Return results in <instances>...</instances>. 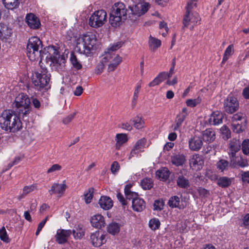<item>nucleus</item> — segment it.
Segmentation results:
<instances>
[{
	"mask_svg": "<svg viewBox=\"0 0 249 249\" xmlns=\"http://www.w3.org/2000/svg\"><path fill=\"white\" fill-rule=\"evenodd\" d=\"M0 126L6 131L16 132L22 128V123L14 111L7 109L0 116Z\"/></svg>",
	"mask_w": 249,
	"mask_h": 249,
	"instance_id": "f257e3e1",
	"label": "nucleus"
},
{
	"mask_svg": "<svg viewBox=\"0 0 249 249\" xmlns=\"http://www.w3.org/2000/svg\"><path fill=\"white\" fill-rule=\"evenodd\" d=\"M128 10L125 5L121 2L114 3L110 9L109 22L112 27L120 26L127 18Z\"/></svg>",
	"mask_w": 249,
	"mask_h": 249,
	"instance_id": "f03ea898",
	"label": "nucleus"
},
{
	"mask_svg": "<svg viewBox=\"0 0 249 249\" xmlns=\"http://www.w3.org/2000/svg\"><path fill=\"white\" fill-rule=\"evenodd\" d=\"M96 41V36L91 33H87L80 36L77 39V51L87 56H90Z\"/></svg>",
	"mask_w": 249,
	"mask_h": 249,
	"instance_id": "7ed1b4c3",
	"label": "nucleus"
},
{
	"mask_svg": "<svg viewBox=\"0 0 249 249\" xmlns=\"http://www.w3.org/2000/svg\"><path fill=\"white\" fill-rule=\"evenodd\" d=\"M39 64L40 70L33 73L32 81L38 89L41 90L48 86L51 74L49 73L46 66L44 65L42 57H41Z\"/></svg>",
	"mask_w": 249,
	"mask_h": 249,
	"instance_id": "20e7f679",
	"label": "nucleus"
},
{
	"mask_svg": "<svg viewBox=\"0 0 249 249\" xmlns=\"http://www.w3.org/2000/svg\"><path fill=\"white\" fill-rule=\"evenodd\" d=\"M12 106L19 116L23 118L27 116L31 111L30 99L27 95L23 93L19 94L16 97Z\"/></svg>",
	"mask_w": 249,
	"mask_h": 249,
	"instance_id": "39448f33",
	"label": "nucleus"
},
{
	"mask_svg": "<svg viewBox=\"0 0 249 249\" xmlns=\"http://www.w3.org/2000/svg\"><path fill=\"white\" fill-rule=\"evenodd\" d=\"M190 4H187L185 7L186 11L182 19V30L186 28L193 30L195 26L200 24V18L199 15L193 11L195 7Z\"/></svg>",
	"mask_w": 249,
	"mask_h": 249,
	"instance_id": "423d86ee",
	"label": "nucleus"
},
{
	"mask_svg": "<svg viewBox=\"0 0 249 249\" xmlns=\"http://www.w3.org/2000/svg\"><path fill=\"white\" fill-rule=\"evenodd\" d=\"M42 44L41 41L36 36L31 37L27 45V55L31 61L38 60L41 56L39 47Z\"/></svg>",
	"mask_w": 249,
	"mask_h": 249,
	"instance_id": "0eeeda50",
	"label": "nucleus"
},
{
	"mask_svg": "<svg viewBox=\"0 0 249 249\" xmlns=\"http://www.w3.org/2000/svg\"><path fill=\"white\" fill-rule=\"evenodd\" d=\"M107 20V14L104 10L95 11L89 18V25L94 28L102 27Z\"/></svg>",
	"mask_w": 249,
	"mask_h": 249,
	"instance_id": "6e6552de",
	"label": "nucleus"
},
{
	"mask_svg": "<svg viewBox=\"0 0 249 249\" xmlns=\"http://www.w3.org/2000/svg\"><path fill=\"white\" fill-rule=\"evenodd\" d=\"M51 49L53 53H49L46 57L45 61L50 66L54 67L55 68H61L65 63V59L64 56L60 55L58 51L52 47Z\"/></svg>",
	"mask_w": 249,
	"mask_h": 249,
	"instance_id": "1a4fd4ad",
	"label": "nucleus"
},
{
	"mask_svg": "<svg viewBox=\"0 0 249 249\" xmlns=\"http://www.w3.org/2000/svg\"><path fill=\"white\" fill-rule=\"evenodd\" d=\"M224 107L225 111L228 113H233L239 108V103L236 98L230 96L227 97L224 101Z\"/></svg>",
	"mask_w": 249,
	"mask_h": 249,
	"instance_id": "9d476101",
	"label": "nucleus"
},
{
	"mask_svg": "<svg viewBox=\"0 0 249 249\" xmlns=\"http://www.w3.org/2000/svg\"><path fill=\"white\" fill-rule=\"evenodd\" d=\"M240 142L237 140L233 139L229 144V151L228 152L230 160H231V165L233 167L236 166L235 154L240 149Z\"/></svg>",
	"mask_w": 249,
	"mask_h": 249,
	"instance_id": "9b49d317",
	"label": "nucleus"
},
{
	"mask_svg": "<svg viewBox=\"0 0 249 249\" xmlns=\"http://www.w3.org/2000/svg\"><path fill=\"white\" fill-rule=\"evenodd\" d=\"M188 115L187 108L183 107L181 112L177 115L175 123L171 126L172 129L175 131H180L179 128Z\"/></svg>",
	"mask_w": 249,
	"mask_h": 249,
	"instance_id": "f8f14e48",
	"label": "nucleus"
},
{
	"mask_svg": "<svg viewBox=\"0 0 249 249\" xmlns=\"http://www.w3.org/2000/svg\"><path fill=\"white\" fill-rule=\"evenodd\" d=\"M105 237V235H101L100 231H96L90 235L91 242L94 247H99L106 242Z\"/></svg>",
	"mask_w": 249,
	"mask_h": 249,
	"instance_id": "ddd939ff",
	"label": "nucleus"
},
{
	"mask_svg": "<svg viewBox=\"0 0 249 249\" xmlns=\"http://www.w3.org/2000/svg\"><path fill=\"white\" fill-rule=\"evenodd\" d=\"M71 234V230H58L55 235L56 241L59 244L65 243Z\"/></svg>",
	"mask_w": 249,
	"mask_h": 249,
	"instance_id": "4468645a",
	"label": "nucleus"
},
{
	"mask_svg": "<svg viewBox=\"0 0 249 249\" xmlns=\"http://www.w3.org/2000/svg\"><path fill=\"white\" fill-rule=\"evenodd\" d=\"M202 145V138L196 135L189 140V146L191 150L197 151L201 149Z\"/></svg>",
	"mask_w": 249,
	"mask_h": 249,
	"instance_id": "2eb2a0df",
	"label": "nucleus"
},
{
	"mask_svg": "<svg viewBox=\"0 0 249 249\" xmlns=\"http://www.w3.org/2000/svg\"><path fill=\"white\" fill-rule=\"evenodd\" d=\"M67 186L65 184L54 183L49 190V193L51 195L55 194L57 197H60L66 190Z\"/></svg>",
	"mask_w": 249,
	"mask_h": 249,
	"instance_id": "dca6fc26",
	"label": "nucleus"
},
{
	"mask_svg": "<svg viewBox=\"0 0 249 249\" xmlns=\"http://www.w3.org/2000/svg\"><path fill=\"white\" fill-rule=\"evenodd\" d=\"M26 22L28 26L33 29H36L40 25L39 19L33 14L30 13L26 17Z\"/></svg>",
	"mask_w": 249,
	"mask_h": 249,
	"instance_id": "f3484780",
	"label": "nucleus"
},
{
	"mask_svg": "<svg viewBox=\"0 0 249 249\" xmlns=\"http://www.w3.org/2000/svg\"><path fill=\"white\" fill-rule=\"evenodd\" d=\"M90 223L93 227L97 229H101L105 225L104 217L100 214H95L92 216Z\"/></svg>",
	"mask_w": 249,
	"mask_h": 249,
	"instance_id": "a211bd4d",
	"label": "nucleus"
},
{
	"mask_svg": "<svg viewBox=\"0 0 249 249\" xmlns=\"http://www.w3.org/2000/svg\"><path fill=\"white\" fill-rule=\"evenodd\" d=\"M224 114L219 111H214L210 116L209 123L211 125H217L222 123Z\"/></svg>",
	"mask_w": 249,
	"mask_h": 249,
	"instance_id": "6ab92c4d",
	"label": "nucleus"
},
{
	"mask_svg": "<svg viewBox=\"0 0 249 249\" xmlns=\"http://www.w3.org/2000/svg\"><path fill=\"white\" fill-rule=\"evenodd\" d=\"M132 207L133 210L137 212H142L145 208L144 200L140 197L135 198L132 200Z\"/></svg>",
	"mask_w": 249,
	"mask_h": 249,
	"instance_id": "aec40b11",
	"label": "nucleus"
},
{
	"mask_svg": "<svg viewBox=\"0 0 249 249\" xmlns=\"http://www.w3.org/2000/svg\"><path fill=\"white\" fill-rule=\"evenodd\" d=\"M180 198L177 196H171L168 202V205L172 208H178L180 210L184 209L186 205L183 203H180Z\"/></svg>",
	"mask_w": 249,
	"mask_h": 249,
	"instance_id": "412c9836",
	"label": "nucleus"
},
{
	"mask_svg": "<svg viewBox=\"0 0 249 249\" xmlns=\"http://www.w3.org/2000/svg\"><path fill=\"white\" fill-rule=\"evenodd\" d=\"M215 139L214 131L212 128H208L202 132V139L208 142H213Z\"/></svg>",
	"mask_w": 249,
	"mask_h": 249,
	"instance_id": "4be33fe9",
	"label": "nucleus"
},
{
	"mask_svg": "<svg viewBox=\"0 0 249 249\" xmlns=\"http://www.w3.org/2000/svg\"><path fill=\"white\" fill-rule=\"evenodd\" d=\"M99 204L102 209L107 210L111 209L113 206V201L111 199L107 196H102L101 197Z\"/></svg>",
	"mask_w": 249,
	"mask_h": 249,
	"instance_id": "5701e85b",
	"label": "nucleus"
},
{
	"mask_svg": "<svg viewBox=\"0 0 249 249\" xmlns=\"http://www.w3.org/2000/svg\"><path fill=\"white\" fill-rule=\"evenodd\" d=\"M122 42H118L113 44H112L111 46L107 48V51L106 52V56L104 57V59H105V62H106V60L108 61L109 59L112 58V55L113 52L116 51L118 50L122 47Z\"/></svg>",
	"mask_w": 249,
	"mask_h": 249,
	"instance_id": "b1692460",
	"label": "nucleus"
},
{
	"mask_svg": "<svg viewBox=\"0 0 249 249\" xmlns=\"http://www.w3.org/2000/svg\"><path fill=\"white\" fill-rule=\"evenodd\" d=\"M12 30L6 24L0 23V38L7 39L11 36Z\"/></svg>",
	"mask_w": 249,
	"mask_h": 249,
	"instance_id": "393cba45",
	"label": "nucleus"
},
{
	"mask_svg": "<svg viewBox=\"0 0 249 249\" xmlns=\"http://www.w3.org/2000/svg\"><path fill=\"white\" fill-rule=\"evenodd\" d=\"M85 230L83 225H78L74 226L72 230V234L76 239H80L84 236Z\"/></svg>",
	"mask_w": 249,
	"mask_h": 249,
	"instance_id": "a878e982",
	"label": "nucleus"
},
{
	"mask_svg": "<svg viewBox=\"0 0 249 249\" xmlns=\"http://www.w3.org/2000/svg\"><path fill=\"white\" fill-rule=\"evenodd\" d=\"M161 45V41L155 37L150 36L148 40V45L150 50L154 52Z\"/></svg>",
	"mask_w": 249,
	"mask_h": 249,
	"instance_id": "bb28decb",
	"label": "nucleus"
},
{
	"mask_svg": "<svg viewBox=\"0 0 249 249\" xmlns=\"http://www.w3.org/2000/svg\"><path fill=\"white\" fill-rule=\"evenodd\" d=\"M231 166L232 168H235L231 165V160H230V163L228 160L224 159L219 160L216 163L217 168L221 172L227 171L229 167Z\"/></svg>",
	"mask_w": 249,
	"mask_h": 249,
	"instance_id": "cd10ccee",
	"label": "nucleus"
},
{
	"mask_svg": "<svg viewBox=\"0 0 249 249\" xmlns=\"http://www.w3.org/2000/svg\"><path fill=\"white\" fill-rule=\"evenodd\" d=\"M185 161V157L182 154H178L171 157V162L176 166L182 165Z\"/></svg>",
	"mask_w": 249,
	"mask_h": 249,
	"instance_id": "c85d7f7f",
	"label": "nucleus"
},
{
	"mask_svg": "<svg viewBox=\"0 0 249 249\" xmlns=\"http://www.w3.org/2000/svg\"><path fill=\"white\" fill-rule=\"evenodd\" d=\"M115 140L116 141V148L119 149L124 143L127 141L128 139L126 134L119 133L116 135Z\"/></svg>",
	"mask_w": 249,
	"mask_h": 249,
	"instance_id": "c756f323",
	"label": "nucleus"
},
{
	"mask_svg": "<svg viewBox=\"0 0 249 249\" xmlns=\"http://www.w3.org/2000/svg\"><path fill=\"white\" fill-rule=\"evenodd\" d=\"M170 173L169 170L167 168H162L157 171L156 175L158 176L160 180L163 181L167 180L169 177Z\"/></svg>",
	"mask_w": 249,
	"mask_h": 249,
	"instance_id": "7c9ffc66",
	"label": "nucleus"
},
{
	"mask_svg": "<svg viewBox=\"0 0 249 249\" xmlns=\"http://www.w3.org/2000/svg\"><path fill=\"white\" fill-rule=\"evenodd\" d=\"M121 226L120 224L116 222H111L107 226V231L111 234L115 235L119 232Z\"/></svg>",
	"mask_w": 249,
	"mask_h": 249,
	"instance_id": "2f4dec72",
	"label": "nucleus"
},
{
	"mask_svg": "<svg viewBox=\"0 0 249 249\" xmlns=\"http://www.w3.org/2000/svg\"><path fill=\"white\" fill-rule=\"evenodd\" d=\"M177 185L181 188H187L190 186L189 180L183 176H179L177 179Z\"/></svg>",
	"mask_w": 249,
	"mask_h": 249,
	"instance_id": "473e14b6",
	"label": "nucleus"
},
{
	"mask_svg": "<svg viewBox=\"0 0 249 249\" xmlns=\"http://www.w3.org/2000/svg\"><path fill=\"white\" fill-rule=\"evenodd\" d=\"M190 166L191 167H195L196 165H201L203 161L197 154L193 155L189 160Z\"/></svg>",
	"mask_w": 249,
	"mask_h": 249,
	"instance_id": "72a5a7b5",
	"label": "nucleus"
},
{
	"mask_svg": "<svg viewBox=\"0 0 249 249\" xmlns=\"http://www.w3.org/2000/svg\"><path fill=\"white\" fill-rule=\"evenodd\" d=\"M4 6L8 9L13 10L17 8L19 4L18 0H2Z\"/></svg>",
	"mask_w": 249,
	"mask_h": 249,
	"instance_id": "f704fd0d",
	"label": "nucleus"
},
{
	"mask_svg": "<svg viewBox=\"0 0 249 249\" xmlns=\"http://www.w3.org/2000/svg\"><path fill=\"white\" fill-rule=\"evenodd\" d=\"M132 122L134 126L136 129H141L143 127L144 122L143 119L142 117L136 116L130 120Z\"/></svg>",
	"mask_w": 249,
	"mask_h": 249,
	"instance_id": "c9c22d12",
	"label": "nucleus"
},
{
	"mask_svg": "<svg viewBox=\"0 0 249 249\" xmlns=\"http://www.w3.org/2000/svg\"><path fill=\"white\" fill-rule=\"evenodd\" d=\"M122 59L119 55H116L112 60V62L108 65V70L109 71H113L122 62Z\"/></svg>",
	"mask_w": 249,
	"mask_h": 249,
	"instance_id": "e433bc0d",
	"label": "nucleus"
},
{
	"mask_svg": "<svg viewBox=\"0 0 249 249\" xmlns=\"http://www.w3.org/2000/svg\"><path fill=\"white\" fill-rule=\"evenodd\" d=\"M234 52L233 45L232 44L230 45L225 51L222 63H225L229 59L230 56Z\"/></svg>",
	"mask_w": 249,
	"mask_h": 249,
	"instance_id": "4c0bfd02",
	"label": "nucleus"
},
{
	"mask_svg": "<svg viewBox=\"0 0 249 249\" xmlns=\"http://www.w3.org/2000/svg\"><path fill=\"white\" fill-rule=\"evenodd\" d=\"M231 184V179L226 177H221L217 180V184L222 188L227 187L229 186Z\"/></svg>",
	"mask_w": 249,
	"mask_h": 249,
	"instance_id": "58836bf2",
	"label": "nucleus"
},
{
	"mask_svg": "<svg viewBox=\"0 0 249 249\" xmlns=\"http://www.w3.org/2000/svg\"><path fill=\"white\" fill-rule=\"evenodd\" d=\"M70 61L74 68L80 70L82 68V65L78 61V59L73 53H71Z\"/></svg>",
	"mask_w": 249,
	"mask_h": 249,
	"instance_id": "ea45409f",
	"label": "nucleus"
},
{
	"mask_svg": "<svg viewBox=\"0 0 249 249\" xmlns=\"http://www.w3.org/2000/svg\"><path fill=\"white\" fill-rule=\"evenodd\" d=\"M142 187L144 190H149L153 187V183L150 178H143L141 181Z\"/></svg>",
	"mask_w": 249,
	"mask_h": 249,
	"instance_id": "a19ab883",
	"label": "nucleus"
},
{
	"mask_svg": "<svg viewBox=\"0 0 249 249\" xmlns=\"http://www.w3.org/2000/svg\"><path fill=\"white\" fill-rule=\"evenodd\" d=\"M220 131L222 138L225 140H227L231 136V132L229 128L226 125H223L220 128Z\"/></svg>",
	"mask_w": 249,
	"mask_h": 249,
	"instance_id": "79ce46f5",
	"label": "nucleus"
},
{
	"mask_svg": "<svg viewBox=\"0 0 249 249\" xmlns=\"http://www.w3.org/2000/svg\"><path fill=\"white\" fill-rule=\"evenodd\" d=\"M160 222L158 218H154L149 221V227L153 231L159 229L160 227Z\"/></svg>",
	"mask_w": 249,
	"mask_h": 249,
	"instance_id": "37998d69",
	"label": "nucleus"
},
{
	"mask_svg": "<svg viewBox=\"0 0 249 249\" xmlns=\"http://www.w3.org/2000/svg\"><path fill=\"white\" fill-rule=\"evenodd\" d=\"M0 239L3 242L7 243L10 241L6 229L4 226L0 229Z\"/></svg>",
	"mask_w": 249,
	"mask_h": 249,
	"instance_id": "c03bdc74",
	"label": "nucleus"
},
{
	"mask_svg": "<svg viewBox=\"0 0 249 249\" xmlns=\"http://www.w3.org/2000/svg\"><path fill=\"white\" fill-rule=\"evenodd\" d=\"M201 101V99L198 97L194 99H188L186 100V104L188 107H194L199 104Z\"/></svg>",
	"mask_w": 249,
	"mask_h": 249,
	"instance_id": "a18cd8bd",
	"label": "nucleus"
},
{
	"mask_svg": "<svg viewBox=\"0 0 249 249\" xmlns=\"http://www.w3.org/2000/svg\"><path fill=\"white\" fill-rule=\"evenodd\" d=\"M94 189L93 188H90L88 192L85 194V201L87 204L89 203L93 197Z\"/></svg>",
	"mask_w": 249,
	"mask_h": 249,
	"instance_id": "49530a36",
	"label": "nucleus"
},
{
	"mask_svg": "<svg viewBox=\"0 0 249 249\" xmlns=\"http://www.w3.org/2000/svg\"><path fill=\"white\" fill-rule=\"evenodd\" d=\"M141 6L140 4L135 5L134 6L130 7L131 14L133 15L140 17L142 15H139V13L141 12Z\"/></svg>",
	"mask_w": 249,
	"mask_h": 249,
	"instance_id": "de8ad7c7",
	"label": "nucleus"
},
{
	"mask_svg": "<svg viewBox=\"0 0 249 249\" xmlns=\"http://www.w3.org/2000/svg\"><path fill=\"white\" fill-rule=\"evenodd\" d=\"M144 140L141 139L136 142L133 148L141 152L142 151V149L144 147Z\"/></svg>",
	"mask_w": 249,
	"mask_h": 249,
	"instance_id": "09e8293b",
	"label": "nucleus"
},
{
	"mask_svg": "<svg viewBox=\"0 0 249 249\" xmlns=\"http://www.w3.org/2000/svg\"><path fill=\"white\" fill-rule=\"evenodd\" d=\"M235 163V167H236L237 165L242 168L247 167L249 165L248 160L244 159L242 157H240V159H238L237 160H236Z\"/></svg>",
	"mask_w": 249,
	"mask_h": 249,
	"instance_id": "8fccbe9b",
	"label": "nucleus"
},
{
	"mask_svg": "<svg viewBox=\"0 0 249 249\" xmlns=\"http://www.w3.org/2000/svg\"><path fill=\"white\" fill-rule=\"evenodd\" d=\"M154 209L155 210H161L164 206V202L160 199L156 200L154 203Z\"/></svg>",
	"mask_w": 249,
	"mask_h": 249,
	"instance_id": "3c124183",
	"label": "nucleus"
},
{
	"mask_svg": "<svg viewBox=\"0 0 249 249\" xmlns=\"http://www.w3.org/2000/svg\"><path fill=\"white\" fill-rule=\"evenodd\" d=\"M242 151L245 155L249 154V139L243 141L242 143Z\"/></svg>",
	"mask_w": 249,
	"mask_h": 249,
	"instance_id": "603ef678",
	"label": "nucleus"
},
{
	"mask_svg": "<svg viewBox=\"0 0 249 249\" xmlns=\"http://www.w3.org/2000/svg\"><path fill=\"white\" fill-rule=\"evenodd\" d=\"M62 169V166L58 164H53L50 168H49L47 173L48 174L53 173L56 171H60Z\"/></svg>",
	"mask_w": 249,
	"mask_h": 249,
	"instance_id": "864d4df0",
	"label": "nucleus"
},
{
	"mask_svg": "<svg viewBox=\"0 0 249 249\" xmlns=\"http://www.w3.org/2000/svg\"><path fill=\"white\" fill-rule=\"evenodd\" d=\"M120 164L117 161H114L112 162L110 170L112 174H115L120 169Z\"/></svg>",
	"mask_w": 249,
	"mask_h": 249,
	"instance_id": "5fc2aeb1",
	"label": "nucleus"
},
{
	"mask_svg": "<svg viewBox=\"0 0 249 249\" xmlns=\"http://www.w3.org/2000/svg\"><path fill=\"white\" fill-rule=\"evenodd\" d=\"M240 174L242 181L244 183H249V171H242Z\"/></svg>",
	"mask_w": 249,
	"mask_h": 249,
	"instance_id": "6e6d98bb",
	"label": "nucleus"
},
{
	"mask_svg": "<svg viewBox=\"0 0 249 249\" xmlns=\"http://www.w3.org/2000/svg\"><path fill=\"white\" fill-rule=\"evenodd\" d=\"M105 65L103 61L99 62L97 65L95 72L96 74H100L104 71Z\"/></svg>",
	"mask_w": 249,
	"mask_h": 249,
	"instance_id": "4d7b16f0",
	"label": "nucleus"
},
{
	"mask_svg": "<svg viewBox=\"0 0 249 249\" xmlns=\"http://www.w3.org/2000/svg\"><path fill=\"white\" fill-rule=\"evenodd\" d=\"M232 130L234 132L238 133L243 131L242 126L241 124L236 123H232Z\"/></svg>",
	"mask_w": 249,
	"mask_h": 249,
	"instance_id": "13d9d810",
	"label": "nucleus"
},
{
	"mask_svg": "<svg viewBox=\"0 0 249 249\" xmlns=\"http://www.w3.org/2000/svg\"><path fill=\"white\" fill-rule=\"evenodd\" d=\"M75 115H76V113L74 112V113H72L69 115L68 116H67L66 117L64 118V119L63 120V124H69L74 119Z\"/></svg>",
	"mask_w": 249,
	"mask_h": 249,
	"instance_id": "bf43d9fd",
	"label": "nucleus"
},
{
	"mask_svg": "<svg viewBox=\"0 0 249 249\" xmlns=\"http://www.w3.org/2000/svg\"><path fill=\"white\" fill-rule=\"evenodd\" d=\"M141 7V12L139 13V15H143L145 14L149 9L150 5L148 3H144L143 4H140Z\"/></svg>",
	"mask_w": 249,
	"mask_h": 249,
	"instance_id": "052dcab7",
	"label": "nucleus"
},
{
	"mask_svg": "<svg viewBox=\"0 0 249 249\" xmlns=\"http://www.w3.org/2000/svg\"><path fill=\"white\" fill-rule=\"evenodd\" d=\"M244 116V114L241 112L234 114L232 117V123H236L237 121L241 120Z\"/></svg>",
	"mask_w": 249,
	"mask_h": 249,
	"instance_id": "680f3d73",
	"label": "nucleus"
},
{
	"mask_svg": "<svg viewBox=\"0 0 249 249\" xmlns=\"http://www.w3.org/2000/svg\"><path fill=\"white\" fill-rule=\"evenodd\" d=\"M36 189V186L34 185H31L30 186H26L23 189V192L24 194H26V195L32 192Z\"/></svg>",
	"mask_w": 249,
	"mask_h": 249,
	"instance_id": "e2e57ef3",
	"label": "nucleus"
},
{
	"mask_svg": "<svg viewBox=\"0 0 249 249\" xmlns=\"http://www.w3.org/2000/svg\"><path fill=\"white\" fill-rule=\"evenodd\" d=\"M127 195H125L127 199L133 200L135 198L138 197V193L130 191L129 192H127Z\"/></svg>",
	"mask_w": 249,
	"mask_h": 249,
	"instance_id": "0e129e2a",
	"label": "nucleus"
},
{
	"mask_svg": "<svg viewBox=\"0 0 249 249\" xmlns=\"http://www.w3.org/2000/svg\"><path fill=\"white\" fill-rule=\"evenodd\" d=\"M243 224L247 229H249V213L246 214L243 218Z\"/></svg>",
	"mask_w": 249,
	"mask_h": 249,
	"instance_id": "69168bd1",
	"label": "nucleus"
},
{
	"mask_svg": "<svg viewBox=\"0 0 249 249\" xmlns=\"http://www.w3.org/2000/svg\"><path fill=\"white\" fill-rule=\"evenodd\" d=\"M157 77L159 78V79L160 81V82H162L167 78H168V72L164 71L161 72L160 73Z\"/></svg>",
	"mask_w": 249,
	"mask_h": 249,
	"instance_id": "338daca9",
	"label": "nucleus"
},
{
	"mask_svg": "<svg viewBox=\"0 0 249 249\" xmlns=\"http://www.w3.org/2000/svg\"><path fill=\"white\" fill-rule=\"evenodd\" d=\"M117 197L118 198V200L120 201V202L122 204L123 206H125L126 205V202L123 195L121 193H118L117 194Z\"/></svg>",
	"mask_w": 249,
	"mask_h": 249,
	"instance_id": "774afa93",
	"label": "nucleus"
}]
</instances>
